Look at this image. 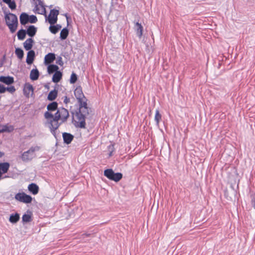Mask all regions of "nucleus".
I'll use <instances>...</instances> for the list:
<instances>
[{
  "label": "nucleus",
  "mask_w": 255,
  "mask_h": 255,
  "mask_svg": "<svg viewBox=\"0 0 255 255\" xmlns=\"http://www.w3.org/2000/svg\"><path fill=\"white\" fill-rule=\"evenodd\" d=\"M34 40L32 38H29L23 43V47L26 50H31L33 46Z\"/></svg>",
  "instance_id": "obj_21"
},
{
  "label": "nucleus",
  "mask_w": 255,
  "mask_h": 255,
  "mask_svg": "<svg viewBox=\"0 0 255 255\" xmlns=\"http://www.w3.org/2000/svg\"><path fill=\"white\" fill-rule=\"evenodd\" d=\"M62 78V73L60 71L55 72L53 75L52 81L53 82L57 83L59 82Z\"/></svg>",
  "instance_id": "obj_22"
},
{
  "label": "nucleus",
  "mask_w": 255,
  "mask_h": 255,
  "mask_svg": "<svg viewBox=\"0 0 255 255\" xmlns=\"http://www.w3.org/2000/svg\"><path fill=\"white\" fill-rule=\"evenodd\" d=\"M108 148L110 150V152L109 153V156H111L112 155V154H113V149H114V145H110L108 146Z\"/></svg>",
  "instance_id": "obj_42"
},
{
  "label": "nucleus",
  "mask_w": 255,
  "mask_h": 255,
  "mask_svg": "<svg viewBox=\"0 0 255 255\" xmlns=\"http://www.w3.org/2000/svg\"><path fill=\"white\" fill-rule=\"evenodd\" d=\"M55 59V55L53 53H49L45 56L44 64L46 65H49Z\"/></svg>",
  "instance_id": "obj_18"
},
{
  "label": "nucleus",
  "mask_w": 255,
  "mask_h": 255,
  "mask_svg": "<svg viewBox=\"0 0 255 255\" xmlns=\"http://www.w3.org/2000/svg\"><path fill=\"white\" fill-rule=\"evenodd\" d=\"M74 95L77 99V101L83 98H85L86 99V97L84 96L82 89L81 86H79L77 87L74 90Z\"/></svg>",
  "instance_id": "obj_15"
},
{
  "label": "nucleus",
  "mask_w": 255,
  "mask_h": 255,
  "mask_svg": "<svg viewBox=\"0 0 255 255\" xmlns=\"http://www.w3.org/2000/svg\"><path fill=\"white\" fill-rule=\"evenodd\" d=\"M62 28V26L59 24H50L49 30L52 34L57 33Z\"/></svg>",
  "instance_id": "obj_23"
},
{
  "label": "nucleus",
  "mask_w": 255,
  "mask_h": 255,
  "mask_svg": "<svg viewBox=\"0 0 255 255\" xmlns=\"http://www.w3.org/2000/svg\"><path fill=\"white\" fill-rule=\"evenodd\" d=\"M14 198L16 200L25 204L31 203L32 201V197L24 192H19L15 195Z\"/></svg>",
  "instance_id": "obj_6"
},
{
  "label": "nucleus",
  "mask_w": 255,
  "mask_h": 255,
  "mask_svg": "<svg viewBox=\"0 0 255 255\" xmlns=\"http://www.w3.org/2000/svg\"><path fill=\"white\" fill-rule=\"evenodd\" d=\"M58 91L55 89L51 91L47 96V100L50 101H53L56 99L57 97Z\"/></svg>",
  "instance_id": "obj_27"
},
{
  "label": "nucleus",
  "mask_w": 255,
  "mask_h": 255,
  "mask_svg": "<svg viewBox=\"0 0 255 255\" xmlns=\"http://www.w3.org/2000/svg\"><path fill=\"white\" fill-rule=\"evenodd\" d=\"M134 29L137 36L140 38L142 35L143 29V26L141 25V23H139L138 22H135Z\"/></svg>",
  "instance_id": "obj_13"
},
{
  "label": "nucleus",
  "mask_w": 255,
  "mask_h": 255,
  "mask_svg": "<svg viewBox=\"0 0 255 255\" xmlns=\"http://www.w3.org/2000/svg\"><path fill=\"white\" fill-rule=\"evenodd\" d=\"M64 143L69 144L74 139V135L70 133L64 132L62 133Z\"/></svg>",
  "instance_id": "obj_12"
},
{
  "label": "nucleus",
  "mask_w": 255,
  "mask_h": 255,
  "mask_svg": "<svg viewBox=\"0 0 255 255\" xmlns=\"http://www.w3.org/2000/svg\"><path fill=\"white\" fill-rule=\"evenodd\" d=\"M1 128H0V133L11 132L14 129V127L12 125H9L8 124L2 125Z\"/></svg>",
  "instance_id": "obj_19"
},
{
  "label": "nucleus",
  "mask_w": 255,
  "mask_h": 255,
  "mask_svg": "<svg viewBox=\"0 0 255 255\" xmlns=\"http://www.w3.org/2000/svg\"><path fill=\"white\" fill-rule=\"evenodd\" d=\"M37 27L33 25L28 26L26 30V34L31 38L34 37L37 32Z\"/></svg>",
  "instance_id": "obj_17"
},
{
  "label": "nucleus",
  "mask_w": 255,
  "mask_h": 255,
  "mask_svg": "<svg viewBox=\"0 0 255 255\" xmlns=\"http://www.w3.org/2000/svg\"><path fill=\"white\" fill-rule=\"evenodd\" d=\"M39 77V72L38 70L35 68L33 69L30 71V78L32 81L37 80Z\"/></svg>",
  "instance_id": "obj_24"
},
{
  "label": "nucleus",
  "mask_w": 255,
  "mask_h": 255,
  "mask_svg": "<svg viewBox=\"0 0 255 255\" xmlns=\"http://www.w3.org/2000/svg\"><path fill=\"white\" fill-rule=\"evenodd\" d=\"M0 128H1V127H0Z\"/></svg>",
  "instance_id": "obj_54"
},
{
  "label": "nucleus",
  "mask_w": 255,
  "mask_h": 255,
  "mask_svg": "<svg viewBox=\"0 0 255 255\" xmlns=\"http://www.w3.org/2000/svg\"><path fill=\"white\" fill-rule=\"evenodd\" d=\"M29 23H35L37 21V18L34 15H29Z\"/></svg>",
  "instance_id": "obj_36"
},
{
  "label": "nucleus",
  "mask_w": 255,
  "mask_h": 255,
  "mask_svg": "<svg viewBox=\"0 0 255 255\" xmlns=\"http://www.w3.org/2000/svg\"><path fill=\"white\" fill-rule=\"evenodd\" d=\"M5 92V87L0 84V94L4 93Z\"/></svg>",
  "instance_id": "obj_41"
},
{
  "label": "nucleus",
  "mask_w": 255,
  "mask_h": 255,
  "mask_svg": "<svg viewBox=\"0 0 255 255\" xmlns=\"http://www.w3.org/2000/svg\"><path fill=\"white\" fill-rule=\"evenodd\" d=\"M91 235V234L89 233H84L82 234V236L84 237H90Z\"/></svg>",
  "instance_id": "obj_46"
},
{
  "label": "nucleus",
  "mask_w": 255,
  "mask_h": 255,
  "mask_svg": "<svg viewBox=\"0 0 255 255\" xmlns=\"http://www.w3.org/2000/svg\"><path fill=\"white\" fill-rule=\"evenodd\" d=\"M87 101L88 100L86 98V99L83 98L78 100L79 108L76 111H80V112H85L87 114H90V112H91V109L88 106Z\"/></svg>",
  "instance_id": "obj_7"
},
{
  "label": "nucleus",
  "mask_w": 255,
  "mask_h": 255,
  "mask_svg": "<svg viewBox=\"0 0 255 255\" xmlns=\"http://www.w3.org/2000/svg\"><path fill=\"white\" fill-rule=\"evenodd\" d=\"M29 15L25 12H22L19 16L20 23L21 25H25L29 23Z\"/></svg>",
  "instance_id": "obj_20"
},
{
  "label": "nucleus",
  "mask_w": 255,
  "mask_h": 255,
  "mask_svg": "<svg viewBox=\"0 0 255 255\" xmlns=\"http://www.w3.org/2000/svg\"><path fill=\"white\" fill-rule=\"evenodd\" d=\"M6 24L8 26L11 33L14 32L18 25V19L16 15L12 13L5 14Z\"/></svg>",
  "instance_id": "obj_3"
},
{
  "label": "nucleus",
  "mask_w": 255,
  "mask_h": 255,
  "mask_svg": "<svg viewBox=\"0 0 255 255\" xmlns=\"http://www.w3.org/2000/svg\"><path fill=\"white\" fill-rule=\"evenodd\" d=\"M45 87L47 88H49V86L48 85H46Z\"/></svg>",
  "instance_id": "obj_51"
},
{
  "label": "nucleus",
  "mask_w": 255,
  "mask_h": 255,
  "mask_svg": "<svg viewBox=\"0 0 255 255\" xmlns=\"http://www.w3.org/2000/svg\"><path fill=\"white\" fill-rule=\"evenodd\" d=\"M64 103L65 104H67L70 102V99L68 98L67 96L64 97Z\"/></svg>",
  "instance_id": "obj_43"
},
{
  "label": "nucleus",
  "mask_w": 255,
  "mask_h": 255,
  "mask_svg": "<svg viewBox=\"0 0 255 255\" xmlns=\"http://www.w3.org/2000/svg\"><path fill=\"white\" fill-rule=\"evenodd\" d=\"M34 88L32 85L29 83H26L23 87V92L24 95L28 98L29 97L30 92H31V95L33 94Z\"/></svg>",
  "instance_id": "obj_9"
},
{
  "label": "nucleus",
  "mask_w": 255,
  "mask_h": 255,
  "mask_svg": "<svg viewBox=\"0 0 255 255\" xmlns=\"http://www.w3.org/2000/svg\"><path fill=\"white\" fill-rule=\"evenodd\" d=\"M0 82L7 85H10L14 83V78L13 77L7 76H0Z\"/></svg>",
  "instance_id": "obj_10"
},
{
  "label": "nucleus",
  "mask_w": 255,
  "mask_h": 255,
  "mask_svg": "<svg viewBox=\"0 0 255 255\" xmlns=\"http://www.w3.org/2000/svg\"><path fill=\"white\" fill-rule=\"evenodd\" d=\"M57 109L58 103L56 102L53 101L47 106V111L49 112L54 111L57 110Z\"/></svg>",
  "instance_id": "obj_28"
},
{
  "label": "nucleus",
  "mask_w": 255,
  "mask_h": 255,
  "mask_svg": "<svg viewBox=\"0 0 255 255\" xmlns=\"http://www.w3.org/2000/svg\"><path fill=\"white\" fill-rule=\"evenodd\" d=\"M1 125L0 124V127H1Z\"/></svg>",
  "instance_id": "obj_53"
},
{
  "label": "nucleus",
  "mask_w": 255,
  "mask_h": 255,
  "mask_svg": "<svg viewBox=\"0 0 255 255\" xmlns=\"http://www.w3.org/2000/svg\"><path fill=\"white\" fill-rule=\"evenodd\" d=\"M59 14L58 9H52L50 11L49 15L47 17V21L50 24H55L58 20V15Z\"/></svg>",
  "instance_id": "obj_8"
},
{
  "label": "nucleus",
  "mask_w": 255,
  "mask_h": 255,
  "mask_svg": "<svg viewBox=\"0 0 255 255\" xmlns=\"http://www.w3.org/2000/svg\"><path fill=\"white\" fill-rule=\"evenodd\" d=\"M69 35V29L67 27L63 28L60 33V38L61 40H65Z\"/></svg>",
  "instance_id": "obj_30"
},
{
  "label": "nucleus",
  "mask_w": 255,
  "mask_h": 255,
  "mask_svg": "<svg viewBox=\"0 0 255 255\" xmlns=\"http://www.w3.org/2000/svg\"><path fill=\"white\" fill-rule=\"evenodd\" d=\"M161 120V115L159 113L158 109H156L155 111V114L154 117V120L157 125H159L160 121Z\"/></svg>",
  "instance_id": "obj_33"
},
{
  "label": "nucleus",
  "mask_w": 255,
  "mask_h": 255,
  "mask_svg": "<svg viewBox=\"0 0 255 255\" xmlns=\"http://www.w3.org/2000/svg\"><path fill=\"white\" fill-rule=\"evenodd\" d=\"M10 164L8 162L0 163V173L4 174L7 173Z\"/></svg>",
  "instance_id": "obj_25"
},
{
  "label": "nucleus",
  "mask_w": 255,
  "mask_h": 255,
  "mask_svg": "<svg viewBox=\"0 0 255 255\" xmlns=\"http://www.w3.org/2000/svg\"><path fill=\"white\" fill-rule=\"evenodd\" d=\"M15 53L18 59L21 60L23 58L24 56V52L21 48L18 47L16 48L15 50Z\"/></svg>",
  "instance_id": "obj_32"
},
{
  "label": "nucleus",
  "mask_w": 255,
  "mask_h": 255,
  "mask_svg": "<svg viewBox=\"0 0 255 255\" xmlns=\"http://www.w3.org/2000/svg\"><path fill=\"white\" fill-rule=\"evenodd\" d=\"M26 34H27L26 30L23 29L19 30L17 32V38L20 40L24 39L26 36Z\"/></svg>",
  "instance_id": "obj_31"
},
{
  "label": "nucleus",
  "mask_w": 255,
  "mask_h": 255,
  "mask_svg": "<svg viewBox=\"0 0 255 255\" xmlns=\"http://www.w3.org/2000/svg\"><path fill=\"white\" fill-rule=\"evenodd\" d=\"M11 0H2V1L6 4H7L9 2H10Z\"/></svg>",
  "instance_id": "obj_48"
},
{
  "label": "nucleus",
  "mask_w": 255,
  "mask_h": 255,
  "mask_svg": "<svg viewBox=\"0 0 255 255\" xmlns=\"http://www.w3.org/2000/svg\"><path fill=\"white\" fill-rule=\"evenodd\" d=\"M20 219L19 214L17 213L11 214L9 218V221L12 224L16 223Z\"/></svg>",
  "instance_id": "obj_26"
},
{
  "label": "nucleus",
  "mask_w": 255,
  "mask_h": 255,
  "mask_svg": "<svg viewBox=\"0 0 255 255\" xmlns=\"http://www.w3.org/2000/svg\"><path fill=\"white\" fill-rule=\"evenodd\" d=\"M72 123L76 128H86V118L89 114L85 112L75 111L72 112Z\"/></svg>",
  "instance_id": "obj_2"
},
{
  "label": "nucleus",
  "mask_w": 255,
  "mask_h": 255,
  "mask_svg": "<svg viewBox=\"0 0 255 255\" xmlns=\"http://www.w3.org/2000/svg\"><path fill=\"white\" fill-rule=\"evenodd\" d=\"M4 155V153L0 151V158Z\"/></svg>",
  "instance_id": "obj_49"
},
{
  "label": "nucleus",
  "mask_w": 255,
  "mask_h": 255,
  "mask_svg": "<svg viewBox=\"0 0 255 255\" xmlns=\"http://www.w3.org/2000/svg\"><path fill=\"white\" fill-rule=\"evenodd\" d=\"M47 67V72L51 74L58 71L59 67L55 64H49Z\"/></svg>",
  "instance_id": "obj_29"
},
{
  "label": "nucleus",
  "mask_w": 255,
  "mask_h": 255,
  "mask_svg": "<svg viewBox=\"0 0 255 255\" xmlns=\"http://www.w3.org/2000/svg\"><path fill=\"white\" fill-rule=\"evenodd\" d=\"M28 191L33 195H36L39 192V186L34 183H31L28 186Z\"/></svg>",
  "instance_id": "obj_16"
},
{
  "label": "nucleus",
  "mask_w": 255,
  "mask_h": 255,
  "mask_svg": "<svg viewBox=\"0 0 255 255\" xmlns=\"http://www.w3.org/2000/svg\"><path fill=\"white\" fill-rule=\"evenodd\" d=\"M44 117L46 119L48 120L49 128L50 129V131L56 137V130L61 125V121L59 122V121L61 120V119L60 108L57 109L54 116L50 112L46 111L44 113Z\"/></svg>",
  "instance_id": "obj_1"
},
{
  "label": "nucleus",
  "mask_w": 255,
  "mask_h": 255,
  "mask_svg": "<svg viewBox=\"0 0 255 255\" xmlns=\"http://www.w3.org/2000/svg\"><path fill=\"white\" fill-rule=\"evenodd\" d=\"M77 75L74 72H73L70 77V82L71 84H74L77 81Z\"/></svg>",
  "instance_id": "obj_35"
},
{
  "label": "nucleus",
  "mask_w": 255,
  "mask_h": 255,
  "mask_svg": "<svg viewBox=\"0 0 255 255\" xmlns=\"http://www.w3.org/2000/svg\"><path fill=\"white\" fill-rule=\"evenodd\" d=\"M32 221L31 216L29 214H24L22 217V221L23 223H28Z\"/></svg>",
  "instance_id": "obj_34"
},
{
  "label": "nucleus",
  "mask_w": 255,
  "mask_h": 255,
  "mask_svg": "<svg viewBox=\"0 0 255 255\" xmlns=\"http://www.w3.org/2000/svg\"><path fill=\"white\" fill-rule=\"evenodd\" d=\"M64 15L66 17V19H67V24L68 25L69 24V21H68V19L69 18H70L69 16H68V14L67 13H65L64 14Z\"/></svg>",
  "instance_id": "obj_44"
},
{
  "label": "nucleus",
  "mask_w": 255,
  "mask_h": 255,
  "mask_svg": "<svg viewBox=\"0 0 255 255\" xmlns=\"http://www.w3.org/2000/svg\"><path fill=\"white\" fill-rule=\"evenodd\" d=\"M39 149L40 147L38 146H31L28 150L22 153L20 156L21 159L24 162L30 161L36 156L35 152Z\"/></svg>",
  "instance_id": "obj_4"
},
{
  "label": "nucleus",
  "mask_w": 255,
  "mask_h": 255,
  "mask_svg": "<svg viewBox=\"0 0 255 255\" xmlns=\"http://www.w3.org/2000/svg\"><path fill=\"white\" fill-rule=\"evenodd\" d=\"M42 7H43V9H42V10L41 12H37V13L38 14H43V15H44L45 17V19H46V20L47 21V14H46V9L45 8V7H44V6L42 5Z\"/></svg>",
  "instance_id": "obj_40"
},
{
  "label": "nucleus",
  "mask_w": 255,
  "mask_h": 255,
  "mask_svg": "<svg viewBox=\"0 0 255 255\" xmlns=\"http://www.w3.org/2000/svg\"><path fill=\"white\" fill-rule=\"evenodd\" d=\"M16 89L13 86H10V87H5V92L8 91L10 93H13L15 91Z\"/></svg>",
  "instance_id": "obj_38"
},
{
  "label": "nucleus",
  "mask_w": 255,
  "mask_h": 255,
  "mask_svg": "<svg viewBox=\"0 0 255 255\" xmlns=\"http://www.w3.org/2000/svg\"><path fill=\"white\" fill-rule=\"evenodd\" d=\"M35 57V53L34 50H31L28 51L27 53V57L26 59V62L27 64L28 65L31 64L34 60Z\"/></svg>",
  "instance_id": "obj_14"
},
{
  "label": "nucleus",
  "mask_w": 255,
  "mask_h": 255,
  "mask_svg": "<svg viewBox=\"0 0 255 255\" xmlns=\"http://www.w3.org/2000/svg\"><path fill=\"white\" fill-rule=\"evenodd\" d=\"M2 173H0V179H1L2 178Z\"/></svg>",
  "instance_id": "obj_50"
},
{
  "label": "nucleus",
  "mask_w": 255,
  "mask_h": 255,
  "mask_svg": "<svg viewBox=\"0 0 255 255\" xmlns=\"http://www.w3.org/2000/svg\"><path fill=\"white\" fill-rule=\"evenodd\" d=\"M56 63V64L59 65L60 66H62L63 65L64 63L62 61V58L61 56H58L57 57Z\"/></svg>",
  "instance_id": "obj_39"
},
{
  "label": "nucleus",
  "mask_w": 255,
  "mask_h": 255,
  "mask_svg": "<svg viewBox=\"0 0 255 255\" xmlns=\"http://www.w3.org/2000/svg\"><path fill=\"white\" fill-rule=\"evenodd\" d=\"M251 203H252V206L255 209V199L252 200Z\"/></svg>",
  "instance_id": "obj_45"
},
{
  "label": "nucleus",
  "mask_w": 255,
  "mask_h": 255,
  "mask_svg": "<svg viewBox=\"0 0 255 255\" xmlns=\"http://www.w3.org/2000/svg\"><path fill=\"white\" fill-rule=\"evenodd\" d=\"M60 115L61 116V121L62 124V123L67 121L68 118L69 117V114L68 111L64 108L62 107L60 108Z\"/></svg>",
  "instance_id": "obj_11"
},
{
  "label": "nucleus",
  "mask_w": 255,
  "mask_h": 255,
  "mask_svg": "<svg viewBox=\"0 0 255 255\" xmlns=\"http://www.w3.org/2000/svg\"><path fill=\"white\" fill-rule=\"evenodd\" d=\"M104 175L109 180L116 182L120 181L123 178V174L122 173H115L111 168L105 169L104 171Z\"/></svg>",
  "instance_id": "obj_5"
},
{
  "label": "nucleus",
  "mask_w": 255,
  "mask_h": 255,
  "mask_svg": "<svg viewBox=\"0 0 255 255\" xmlns=\"http://www.w3.org/2000/svg\"><path fill=\"white\" fill-rule=\"evenodd\" d=\"M7 4L11 10H14L16 9V5L14 0H11Z\"/></svg>",
  "instance_id": "obj_37"
},
{
  "label": "nucleus",
  "mask_w": 255,
  "mask_h": 255,
  "mask_svg": "<svg viewBox=\"0 0 255 255\" xmlns=\"http://www.w3.org/2000/svg\"><path fill=\"white\" fill-rule=\"evenodd\" d=\"M8 176H5L3 178H6V177H7Z\"/></svg>",
  "instance_id": "obj_52"
},
{
  "label": "nucleus",
  "mask_w": 255,
  "mask_h": 255,
  "mask_svg": "<svg viewBox=\"0 0 255 255\" xmlns=\"http://www.w3.org/2000/svg\"><path fill=\"white\" fill-rule=\"evenodd\" d=\"M35 11H36L37 13V12H39L38 10H39V8L37 5H35Z\"/></svg>",
  "instance_id": "obj_47"
}]
</instances>
